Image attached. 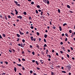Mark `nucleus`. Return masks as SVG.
Wrapping results in <instances>:
<instances>
[{
    "label": "nucleus",
    "mask_w": 75,
    "mask_h": 75,
    "mask_svg": "<svg viewBox=\"0 0 75 75\" xmlns=\"http://www.w3.org/2000/svg\"><path fill=\"white\" fill-rule=\"evenodd\" d=\"M31 41H35L36 39L35 38H33V37H30Z\"/></svg>",
    "instance_id": "nucleus-1"
},
{
    "label": "nucleus",
    "mask_w": 75,
    "mask_h": 75,
    "mask_svg": "<svg viewBox=\"0 0 75 75\" xmlns=\"http://www.w3.org/2000/svg\"><path fill=\"white\" fill-rule=\"evenodd\" d=\"M35 47H36V48H38V49L39 50L40 49V46H39V45H35Z\"/></svg>",
    "instance_id": "nucleus-2"
},
{
    "label": "nucleus",
    "mask_w": 75,
    "mask_h": 75,
    "mask_svg": "<svg viewBox=\"0 0 75 75\" xmlns=\"http://www.w3.org/2000/svg\"><path fill=\"white\" fill-rule=\"evenodd\" d=\"M66 67L69 68L68 69H69V70H71V66H67V67Z\"/></svg>",
    "instance_id": "nucleus-3"
},
{
    "label": "nucleus",
    "mask_w": 75,
    "mask_h": 75,
    "mask_svg": "<svg viewBox=\"0 0 75 75\" xmlns=\"http://www.w3.org/2000/svg\"><path fill=\"white\" fill-rule=\"evenodd\" d=\"M19 33H20V34L21 35H24V33H23L22 32H21L20 31V30H19Z\"/></svg>",
    "instance_id": "nucleus-4"
},
{
    "label": "nucleus",
    "mask_w": 75,
    "mask_h": 75,
    "mask_svg": "<svg viewBox=\"0 0 75 75\" xmlns=\"http://www.w3.org/2000/svg\"><path fill=\"white\" fill-rule=\"evenodd\" d=\"M62 49L63 51H65V47H62Z\"/></svg>",
    "instance_id": "nucleus-5"
},
{
    "label": "nucleus",
    "mask_w": 75,
    "mask_h": 75,
    "mask_svg": "<svg viewBox=\"0 0 75 75\" xmlns=\"http://www.w3.org/2000/svg\"><path fill=\"white\" fill-rule=\"evenodd\" d=\"M53 29H54V30H56V27L54 26V25H53V26L52 27Z\"/></svg>",
    "instance_id": "nucleus-6"
},
{
    "label": "nucleus",
    "mask_w": 75,
    "mask_h": 75,
    "mask_svg": "<svg viewBox=\"0 0 75 75\" xmlns=\"http://www.w3.org/2000/svg\"><path fill=\"white\" fill-rule=\"evenodd\" d=\"M59 30L60 31H62V28H61V26H59Z\"/></svg>",
    "instance_id": "nucleus-7"
},
{
    "label": "nucleus",
    "mask_w": 75,
    "mask_h": 75,
    "mask_svg": "<svg viewBox=\"0 0 75 75\" xmlns=\"http://www.w3.org/2000/svg\"><path fill=\"white\" fill-rule=\"evenodd\" d=\"M14 70L15 72H16V71H17V68H16V67H14Z\"/></svg>",
    "instance_id": "nucleus-8"
},
{
    "label": "nucleus",
    "mask_w": 75,
    "mask_h": 75,
    "mask_svg": "<svg viewBox=\"0 0 75 75\" xmlns=\"http://www.w3.org/2000/svg\"><path fill=\"white\" fill-rule=\"evenodd\" d=\"M36 6L38 8H40V5H37Z\"/></svg>",
    "instance_id": "nucleus-9"
},
{
    "label": "nucleus",
    "mask_w": 75,
    "mask_h": 75,
    "mask_svg": "<svg viewBox=\"0 0 75 75\" xmlns=\"http://www.w3.org/2000/svg\"><path fill=\"white\" fill-rule=\"evenodd\" d=\"M17 37H20V35H19L18 34H17Z\"/></svg>",
    "instance_id": "nucleus-10"
},
{
    "label": "nucleus",
    "mask_w": 75,
    "mask_h": 75,
    "mask_svg": "<svg viewBox=\"0 0 75 75\" xmlns=\"http://www.w3.org/2000/svg\"><path fill=\"white\" fill-rule=\"evenodd\" d=\"M2 36L4 37H6V35L4 34L3 33L2 34Z\"/></svg>",
    "instance_id": "nucleus-11"
},
{
    "label": "nucleus",
    "mask_w": 75,
    "mask_h": 75,
    "mask_svg": "<svg viewBox=\"0 0 75 75\" xmlns=\"http://www.w3.org/2000/svg\"><path fill=\"white\" fill-rule=\"evenodd\" d=\"M35 63H36V64L37 65H39V64H38V61H36Z\"/></svg>",
    "instance_id": "nucleus-12"
},
{
    "label": "nucleus",
    "mask_w": 75,
    "mask_h": 75,
    "mask_svg": "<svg viewBox=\"0 0 75 75\" xmlns=\"http://www.w3.org/2000/svg\"><path fill=\"white\" fill-rule=\"evenodd\" d=\"M47 57H49V58H51V55H47Z\"/></svg>",
    "instance_id": "nucleus-13"
},
{
    "label": "nucleus",
    "mask_w": 75,
    "mask_h": 75,
    "mask_svg": "<svg viewBox=\"0 0 75 75\" xmlns=\"http://www.w3.org/2000/svg\"><path fill=\"white\" fill-rule=\"evenodd\" d=\"M51 22H52V19H51V21H49V23L50 25H51L52 24V23H51Z\"/></svg>",
    "instance_id": "nucleus-14"
},
{
    "label": "nucleus",
    "mask_w": 75,
    "mask_h": 75,
    "mask_svg": "<svg viewBox=\"0 0 75 75\" xmlns=\"http://www.w3.org/2000/svg\"><path fill=\"white\" fill-rule=\"evenodd\" d=\"M67 7L68 8H70V6H69V5H67Z\"/></svg>",
    "instance_id": "nucleus-15"
},
{
    "label": "nucleus",
    "mask_w": 75,
    "mask_h": 75,
    "mask_svg": "<svg viewBox=\"0 0 75 75\" xmlns=\"http://www.w3.org/2000/svg\"><path fill=\"white\" fill-rule=\"evenodd\" d=\"M22 70H23V71H24L25 70V68L24 67H23V66H22Z\"/></svg>",
    "instance_id": "nucleus-16"
},
{
    "label": "nucleus",
    "mask_w": 75,
    "mask_h": 75,
    "mask_svg": "<svg viewBox=\"0 0 75 75\" xmlns=\"http://www.w3.org/2000/svg\"><path fill=\"white\" fill-rule=\"evenodd\" d=\"M44 37L45 38H46L47 37V35L45 34L44 35Z\"/></svg>",
    "instance_id": "nucleus-17"
},
{
    "label": "nucleus",
    "mask_w": 75,
    "mask_h": 75,
    "mask_svg": "<svg viewBox=\"0 0 75 75\" xmlns=\"http://www.w3.org/2000/svg\"><path fill=\"white\" fill-rule=\"evenodd\" d=\"M14 3H15V4H16V5H17V4H18V3H17V2L16 1H14Z\"/></svg>",
    "instance_id": "nucleus-18"
},
{
    "label": "nucleus",
    "mask_w": 75,
    "mask_h": 75,
    "mask_svg": "<svg viewBox=\"0 0 75 75\" xmlns=\"http://www.w3.org/2000/svg\"><path fill=\"white\" fill-rule=\"evenodd\" d=\"M17 65H18V66H19V67H21V64H17Z\"/></svg>",
    "instance_id": "nucleus-19"
},
{
    "label": "nucleus",
    "mask_w": 75,
    "mask_h": 75,
    "mask_svg": "<svg viewBox=\"0 0 75 75\" xmlns=\"http://www.w3.org/2000/svg\"><path fill=\"white\" fill-rule=\"evenodd\" d=\"M43 1L44 3H47V0H43Z\"/></svg>",
    "instance_id": "nucleus-20"
},
{
    "label": "nucleus",
    "mask_w": 75,
    "mask_h": 75,
    "mask_svg": "<svg viewBox=\"0 0 75 75\" xmlns=\"http://www.w3.org/2000/svg\"><path fill=\"white\" fill-rule=\"evenodd\" d=\"M23 14L24 15H27V13L26 12H24Z\"/></svg>",
    "instance_id": "nucleus-21"
},
{
    "label": "nucleus",
    "mask_w": 75,
    "mask_h": 75,
    "mask_svg": "<svg viewBox=\"0 0 75 75\" xmlns=\"http://www.w3.org/2000/svg\"><path fill=\"white\" fill-rule=\"evenodd\" d=\"M19 17L20 19H21V20L22 18V16H19Z\"/></svg>",
    "instance_id": "nucleus-22"
},
{
    "label": "nucleus",
    "mask_w": 75,
    "mask_h": 75,
    "mask_svg": "<svg viewBox=\"0 0 75 75\" xmlns=\"http://www.w3.org/2000/svg\"><path fill=\"white\" fill-rule=\"evenodd\" d=\"M36 34H37V35H40V33H39L38 32H37L36 33Z\"/></svg>",
    "instance_id": "nucleus-23"
},
{
    "label": "nucleus",
    "mask_w": 75,
    "mask_h": 75,
    "mask_svg": "<svg viewBox=\"0 0 75 75\" xmlns=\"http://www.w3.org/2000/svg\"><path fill=\"white\" fill-rule=\"evenodd\" d=\"M47 4H50V2H49V1H48V0H47Z\"/></svg>",
    "instance_id": "nucleus-24"
},
{
    "label": "nucleus",
    "mask_w": 75,
    "mask_h": 75,
    "mask_svg": "<svg viewBox=\"0 0 75 75\" xmlns=\"http://www.w3.org/2000/svg\"><path fill=\"white\" fill-rule=\"evenodd\" d=\"M32 54L33 55H34L35 54V52H32Z\"/></svg>",
    "instance_id": "nucleus-25"
},
{
    "label": "nucleus",
    "mask_w": 75,
    "mask_h": 75,
    "mask_svg": "<svg viewBox=\"0 0 75 75\" xmlns=\"http://www.w3.org/2000/svg\"><path fill=\"white\" fill-rule=\"evenodd\" d=\"M35 12L36 13V14H38V11L37 10H35Z\"/></svg>",
    "instance_id": "nucleus-26"
},
{
    "label": "nucleus",
    "mask_w": 75,
    "mask_h": 75,
    "mask_svg": "<svg viewBox=\"0 0 75 75\" xmlns=\"http://www.w3.org/2000/svg\"><path fill=\"white\" fill-rule=\"evenodd\" d=\"M4 63L6 64V65H7V64H8V62H7L5 61Z\"/></svg>",
    "instance_id": "nucleus-27"
},
{
    "label": "nucleus",
    "mask_w": 75,
    "mask_h": 75,
    "mask_svg": "<svg viewBox=\"0 0 75 75\" xmlns=\"http://www.w3.org/2000/svg\"><path fill=\"white\" fill-rule=\"evenodd\" d=\"M67 25V24L66 23H64L63 25L64 26H65V25Z\"/></svg>",
    "instance_id": "nucleus-28"
},
{
    "label": "nucleus",
    "mask_w": 75,
    "mask_h": 75,
    "mask_svg": "<svg viewBox=\"0 0 75 75\" xmlns=\"http://www.w3.org/2000/svg\"><path fill=\"white\" fill-rule=\"evenodd\" d=\"M20 41V39H19V38H18L16 40V41H17V42H18V41Z\"/></svg>",
    "instance_id": "nucleus-29"
},
{
    "label": "nucleus",
    "mask_w": 75,
    "mask_h": 75,
    "mask_svg": "<svg viewBox=\"0 0 75 75\" xmlns=\"http://www.w3.org/2000/svg\"><path fill=\"white\" fill-rule=\"evenodd\" d=\"M62 72L63 73H64V74H65L66 73V72H65V71H62Z\"/></svg>",
    "instance_id": "nucleus-30"
},
{
    "label": "nucleus",
    "mask_w": 75,
    "mask_h": 75,
    "mask_svg": "<svg viewBox=\"0 0 75 75\" xmlns=\"http://www.w3.org/2000/svg\"><path fill=\"white\" fill-rule=\"evenodd\" d=\"M30 74H32L33 72V71H32V70H30Z\"/></svg>",
    "instance_id": "nucleus-31"
},
{
    "label": "nucleus",
    "mask_w": 75,
    "mask_h": 75,
    "mask_svg": "<svg viewBox=\"0 0 75 75\" xmlns=\"http://www.w3.org/2000/svg\"><path fill=\"white\" fill-rule=\"evenodd\" d=\"M18 60L19 61V62H21V59H20L18 58Z\"/></svg>",
    "instance_id": "nucleus-32"
},
{
    "label": "nucleus",
    "mask_w": 75,
    "mask_h": 75,
    "mask_svg": "<svg viewBox=\"0 0 75 75\" xmlns=\"http://www.w3.org/2000/svg\"><path fill=\"white\" fill-rule=\"evenodd\" d=\"M30 28H31V29H34V27L33 26H31L30 27Z\"/></svg>",
    "instance_id": "nucleus-33"
},
{
    "label": "nucleus",
    "mask_w": 75,
    "mask_h": 75,
    "mask_svg": "<svg viewBox=\"0 0 75 75\" xmlns=\"http://www.w3.org/2000/svg\"><path fill=\"white\" fill-rule=\"evenodd\" d=\"M44 41L45 42H47V41H46V39H44Z\"/></svg>",
    "instance_id": "nucleus-34"
},
{
    "label": "nucleus",
    "mask_w": 75,
    "mask_h": 75,
    "mask_svg": "<svg viewBox=\"0 0 75 75\" xmlns=\"http://www.w3.org/2000/svg\"><path fill=\"white\" fill-rule=\"evenodd\" d=\"M65 35L66 36H67V37H68V34L66 33L65 34Z\"/></svg>",
    "instance_id": "nucleus-35"
},
{
    "label": "nucleus",
    "mask_w": 75,
    "mask_h": 75,
    "mask_svg": "<svg viewBox=\"0 0 75 75\" xmlns=\"http://www.w3.org/2000/svg\"><path fill=\"white\" fill-rule=\"evenodd\" d=\"M22 54H24V51H22Z\"/></svg>",
    "instance_id": "nucleus-36"
},
{
    "label": "nucleus",
    "mask_w": 75,
    "mask_h": 75,
    "mask_svg": "<svg viewBox=\"0 0 75 75\" xmlns=\"http://www.w3.org/2000/svg\"><path fill=\"white\" fill-rule=\"evenodd\" d=\"M58 13H60V9H58Z\"/></svg>",
    "instance_id": "nucleus-37"
},
{
    "label": "nucleus",
    "mask_w": 75,
    "mask_h": 75,
    "mask_svg": "<svg viewBox=\"0 0 75 75\" xmlns=\"http://www.w3.org/2000/svg\"><path fill=\"white\" fill-rule=\"evenodd\" d=\"M4 16H5V19H6V20H7V17H6V15H5Z\"/></svg>",
    "instance_id": "nucleus-38"
},
{
    "label": "nucleus",
    "mask_w": 75,
    "mask_h": 75,
    "mask_svg": "<svg viewBox=\"0 0 75 75\" xmlns=\"http://www.w3.org/2000/svg\"><path fill=\"white\" fill-rule=\"evenodd\" d=\"M11 14H12V15H13V16H14V13H13L11 12Z\"/></svg>",
    "instance_id": "nucleus-39"
},
{
    "label": "nucleus",
    "mask_w": 75,
    "mask_h": 75,
    "mask_svg": "<svg viewBox=\"0 0 75 75\" xmlns=\"http://www.w3.org/2000/svg\"><path fill=\"white\" fill-rule=\"evenodd\" d=\"M22 60L23 61H25V59H24V58H22Z\"/></svg>",
    "instance_id": "nucleus-40"
},
{
    "label": "nucleus",
    "mask_w": 75,
    "mask_h": 75,
    "mask_svg": "<svg viewBox=\"0 0 75 75\" xmlns=\"http://www.w3.org/2000/svg\"><path fill=\"white\" fill-rule=\"evenodd\" d=\"M31 4H34V2H31Z\"/></svg>",
    "instance_id": "nucleus-41"
},
{
    "label": "nucleus",
    "mask_w": 75,
    "mask_h": 75,
    "mask_svg": "<svg viewBox=\"0 0 75 75\" xmlns=\"http://www.w3.org/2000/svg\"><path fill=\"white\" fill-rule=\"evenodd\" d=\"M32 62L34 63L35 62V60H32Z\"/></svg>",
    "instance_id": "nucleus-42"
},
{
    "label": "nucleus",
    "mask_w": 75,
    "mask_h": 75,
    "mask_svg": "<svg viewBox=\"0 0 75 75\" xmlns=\"http://www.w3.org/2000/svg\"><path fill=\"white\" fill-rule=\"evenodd\" d=\"M69 33H72V31H71V30H69Z\"/></svg>",
    "instance_id": "nucleus-43"
},
{
    "label": "nucleus",
    "mask_w": 75,
    "mask_h": 75,
    "mask_svg": "<svg viewBox=\"0 0 75 75\" xmlns=\"http://www.w3.org/2000/svg\"><path fill=\"white\" fill-rule=\"evenodd\" d=\"M47 47V45L46 44H45L44 45V46H43V47Z\"/></svg>",
    "instance_id": "nucleus-44"
},
{
    "label": "nucleus",
    "mask_w": 75,
    "mask_h": 75,
    "mask_svg": "<svg viewBox=\"0 0 75 75\" xmlns=\"http://www.w3.org/2000/svg\"><path fill=\"white\" fill-rule=\"evenodd\" d=\"M8 17L9 18H11V16H10V15H9L8 16Z\"/></svg>",
    "instance_id": "nucleus-45"
},
{
    "label": "nucleus",
    "mask_w": 75,
    "mask_h": 75,
    "mask_svg": "<svg viewBox=\"0 0 75 75\" xmlns=\"http://www.w3.org/2000/svg\"><path fill=\"white\" fill-rule=\"evenodd\" d=\"M41 54H42V55H44V52H41Z\"/></svg>",
    "instance_id": "nucleus-46"
},
{
    "label": "nucleus",
    "mask_w": 75,
    "mask_h": 75,
    "mask_svg": "<svg viewBox=\"0 0 75 75\" xmlns=\"http://www.w3.org/2000/svg\"><path fill=\"white\" fill-rule=\"evenodd\" d=\"M22 42H25V40L24 39H23L22 40Z\"/></svg>",
    "instance_id": "nucleus-47"
},
{
    "label": "nucleus",
    "mask_w": 75,
    "mask_h": 75,
    "mask_svg": "<svg viewBox=\"0 0 75 75\" xmlns=\"http://www.w3.org/2000/svg\"><path fill=\"white\" fill-rule=\"evenodd\" d=\"M68 40V39L67 38H66L65 39V41H67V40Z\"/></svg>",
    "instance_id": "nucleus-48"
},
{
    "label": "nucleus",
    "mask_w": 75,
    "mask_h": 75,
    "mask_svg": "<svg viewBox=\"0 0 75 75\" xmlns=\"http://www.w3.org/2000/svg\"><path fill=\"white\" fill-rule=\"evenodd\" d=\"M36 68L38 69V70H40V68H39L38 67H37Z\"/></svg>",
    "instance_id": "nucleus-49"
},
{
    "label": "nucleus",
    "mask_w": 75,
    "mask_h": 75,
    "mask_svg": "<svg viewBox=\"0 0 75 75\" xmlns=\"http://www.w3.org/2000/svg\"><path fill=\"white\" fill-rule=\"evenodd\" d=\"M39 41H41V38H39Z\"/></svg>",
    "instance_id": "nucleus-50"
},
{
    "label": "nucleus",
    "mask_w": 75,
    "mask_h": 75,
    "mask_svg": "<svg viewBox=\"0 0 75 75\" xmlns=\"http://www.w3.org/2000/svg\"><path fill=\"white\" fill-rule=\"evenodd\" d=\"M67 57H68V58L69 57V55L68 54H67Z\"/></svg>",
    "instance_id": "nucleus-51"
},
{
    "label": "nucleus",
    "mask_w": 75,
    "mask_h": 75,
    "mask_svg": "<svg viewBox=\"0 0 75 75\" xmlns=\"http://www.w3.org/2000/svg\"><path fill=\"white\" fill-rule=\"evenodd\" d=\"M26 34H29V33H28V31L26 32Z\"/></svg>",
    "instance_id": "nucleus-52"
},
{
    "label": "nucleus",
    "mask_w": 75,
    "mask_h": 75,
    "mask_svg": "<svg viewBox=\"0 0 75 75\" xmlns=\"http://www.w3.org/2000/svg\"><path fill=\"white\" fill-rule=\"evenodd\" d=\"M62 44H63V42H60V45H62Z\"/></svg>",
    "instance_id": "nucleus-53"
},
{
    "label": "nucleus",
    "mask_w": 75,
    "mask_h": 75,
    "mask_svg": "<svg viewBox=\"0 0 75 75\" xmlns=\"http://www.w3.org/2000/svg\"><path fill=\"white\" fill-rule=\"evenodd\" d=\"M29 19L30 20V19H32V18H31V17H29Z\"/></svg>",
    "instance_id": "nucleus-54"
},
{
    "label": "nucleus",
    "mask_w": 75,
    "mask_h": 75,
    "mask_svg": "<svg viewBox=\"0 0 75 75\" xmlns=\"http://www.w3.org/2000/svg\"><path fill=\"white\" fill-rule=\"evenodd\" d=\"M16 15H17V14H18V12H16Z\"/></svg>",
    "instance_id": "nucleus-55"
},
{
    "label": "nucleus",
    "mask_w": 75,
    "mask_h": 75,
    "mask_svg": "<svg viewBox=\"0 0 75 75\" xmlns=\"http://www.w3.org/2000/svg\"><path fill=\"white\" fill-rule=\"evenodd\" d=\"M12 50L13 52H16V51L14 49H12Z\"/></svg>",
    "instance_id": "nucleus-56"
},
{
    "label": "nucleus",
    "mask_w": 75,
    "mask_h": 75,
    "mask_svg": "<svg viewBox=\"0 0 75 75\" xmlns=\"http://www.w3.org/2000/svg\"><path fill=\"white\" fill-rule=\"evenodd\" d=\"M0 38L1 39V38H2V37H1V35H0Z\"/></svg>",
    "instance_id": "nucleus-57"
},
{
    "label": "nucleus",
    "mask_w": 75,
    "mask_h": 75,
    "mask_svg": "<svg viewBox=\"0 0 75 75\" xmlns=\"http://www.w3.org/2000/svg\"><path fill=\"white\" fill-rule=\"evenodd\" d=\"M60 52L61 54H63V52L62 51H61Z\"/></svg>",
    "instance_id": "nucleus-58"
},
{
    "label": "nucleus",
    "mask_w": 75,
    "mask_h": 75,
    "mask_svg": "<svg viewBox=\"0 0 75 75\" xmlns=\"http://www.w3.org/2000/svg\"><path fill=\"white\" fill-rule=\"evenodd\" d=\"M61 69H63V70H64V67H61Z\"/></svg>",
    "instance_id": "nucleus-59"
},
{
    "label": "nucleus",
    "mask_w": 75,
    "mask_h": 75,
    "mask_svg": "<svg viewBox=\"0 0 75 75\" xmlns=\"http://www.w3.org/2000/svg\"><path fill=\"white\" fill-rule=\"evenodd\" d=\"M70 48H71V50H73V48H72V47H71Z\"/></svg>",
    "instance_id": "nucleus-60"
},
{
    "label": "nucleus",
    "mask_w": 75,
    "mask_h": 75,
    "mask_svg": "<svg viewBox=\"0 0 75 75\" xmlns=\"http://www.w3.org/2000/svg\"><path fill=\"white\" fill-rule=\"evenodd\" d=\"M33 75H37V74L36 73H35L34 72L33 73Z\"/></svg>",
    "instance_id": "nucleus-61"
},
{
    "label": "nucleus",
    "mask_w": 75,
    "mask_h": 75,
    "mask_svg": "<svg viewBox=\"0 0 75 75\" xmlns=\"http://www.w3.org/2000/svg\"><path fill=\"white\" fill-rule=\"evenodd\" d=\"M61 58H62V60H63V59H64V57H61Z\"/></svg>",
    "instance_id": "nucleus-62"
},
{
    "label": "nucleus",
    "mask_w": 75,
    "mask_h": 75,
    "mask_svg": "<svg viewBox=\"0 0 75 75\" xmlns=\"http://www.w3.org/2000/svg\"><path fill=\"white\" fill-rule=\"evenodd\" d=\"M56 55H57V56H58V53L57 52L56 53Z\"/></svg>",
    "instance_id": "nucleus-63"
},
{
    "label": "nucleus",
    "mask_w": 75,
    "mask_h": 75,
    "mask_svg": "<svg viewBox=\"0 0 75 75\" xmlns=\"http://www.w3.org/2000/svg\"><path fill=\"white\" fill-rule=\"evenodd\" d=\"M52 75H54V72H52L51 73Z\"/></svg>",
    "instance_id": "nucleus-64"
}]
</instances>
